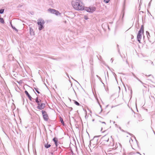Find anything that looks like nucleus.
<instances>
[{
  "label": "nucleus",
  "mask_w": 155,
  "mask_h": 155,
  "mask_svg": "<svg viewBox=\"0 0 155 155\" xmlns=\"http://www.w3.org/2000/svg\"><path fill=\"white\" fill-rule=\"evenodd\" d=\"M84 18L85 20H87L88 19V18L87 16L85 15L84 16Z\"/></svg>",
  "instance_id": "2eb2a0df"
},
{
  "label": "nucleus",
  "mask_w": 155,
  "mask_h": 155,
  "mask_svg": "<svg viewBox=\"0 0 155 155\" xmlns=\"http://www.w3.org/2000/svg\"><path fill=\"white\" fill-rule=\"evenodd\" d=\"M71 5L73 8L76 10L82 11L84 10V4L80 0H72Z\"/></svg>",
  "instance_id": "f03ea898"
},
{
  "label": "nucleus",
  "mask_w": 155,
  "mask_h": 155,
  "mask_svg": "<svg viewBox=\"0 0 155 155\" xmlns=\"http://www.w3.org/2000/svg\"><path fill=\"white\" fill-rule=\"evenodd\" d=\"M35 101L37 103L38 106L37 108L39 110H42L45 107V104L42 103H40L38 100V97H37L35 99Z\"/></svg>",
  "instance_id": "20e7f679"
},
{
  "label": "nucleus",
  "mask_w": 155,
  "mask_h": 155,
  "mask_svg": "<svg viewBox=\"0 0 155 155\" xmlns=\"http://www.w3.org/2000/svg\"><path fill=\"white\" fill-rule=\"evenodd\" d=\"M92 143V142L91 141L90 142V144H91Z\"/></svg>",
  "instance_id": "4be33fe9"
},
{
  "label": "nucleus",
  "mask_w": 155,
  "mask_h": 155,
  "mask_svg": "<svg viewBox=\"0 0 155 155\" xmlns=\"http://www.w3.org/2000/svg\"><path fill=\"white\" fill-rule=\"evenodd\" d=\"M11 26H12V28L13 29H14L15 30H16V31H17V29H16V28L15 27H13L12 26V25H11Z\"/></svg>",
  "instance_id": "6ab92c4d"
},
{
  "label": "nucleus",
  "mask_w": 155,
  "mask_h": 155,
  "mask_svg": "<svg viewBox=\"0 0 155 155\" xmlns=\"http://www.w3.org/2000/svg\"><path fill=\"white\" fill-rule=\"evenodd\" d=\"M45 23V21L43 20L39 19L38 21V24L39 26V29L41 30L43 28V25Z\"/></svg>",
  "instance_id": "39448f33"
},
{
  "label": "nucleus",
  "mask_w": 155,
  "mask_h": 155,
  "mask_svg": "<svg viewBox=\"0 0 155 155\" xmlns=\"http://www.w3.org/2000/svg\"><path fill=\"white\" fill-rule=\"evenodd\" d=\"M48 11L51 13L57 15L60 14V13L58 11L54 9L49 8Z\"/></svg>",
  "instance_id": "6e6552de"
},
{
  "label": "nucleus",
  "mask_w": 155,
  "mask_h": 155,
  "mask_svg": "<svg viewBox=\"0 0 155 155\" xmlns=\"http://www.w3.org/2000/svg\"><path fill=\"white\" fill-rule=\"evenodd\" d=\"M104 2L106 3H108L109 2L110 0H104Z\"/></svg>",
  "instance_id": "f3484780"
},
{
  "label": "nucleus",
  "mask_w": 155,
  "mask_h": 155,
  "mask_svg": "<svg viewBox=\"0 0 155 155\" xmlns=\"http://www.w3.org/2000/svg\"><path fill=\"white\" fill-rule=\"evenodd\" d=\"M4 11V9H0V13L2 14V13Z\"/></svg>",
  "instance_id": "dca6fc26"
},
{
  "label": "nucleus",
  "mask_w": 155,
  "mask_h": 155,
  "mask_svg": "<svg viewBox=\"0 0 155 155\" xmlns=\"http://www.w3.org/2000/svg\"><path fill=\"white\" fill-rule=\"evenodd\" d=\"M0 22L2 23H4V21L3 18H0Z\"/></svg>",
  "instance_id": "ddd939ff"
},
{
  "label": "nucleus",
  "mask_w": 155,
  "mask_h": 155,
  "mask_svg": "<svg viewBox=\"0 0 155 155\" xmlns=\"http://www.w3.org/2000/svg\"><path fill=\"white\" fill-rule=\"evenodd\" d=\"M51 147V145L47 144L45 145V147L47 148H48Z\"/></svg>",
  "instance_id": "f8f14e48"
},
{
  "label": "nucleus",
  "mask_w": 155,
  "mask_h": 155,
  "mask_svg": "<svg viewBox=\"0 0 155 155\" xmlns=\"http://www.w3.org/2000/svg\"><path fill=\"white\" fill-rule=\"evenodd\" d=\"M25 93L28 96V98H29V99L31 100H31H32V97H31V96L29 95V94H28V92H27V91H25Z\"/></svg>",
  "instance_id": "9d476101"
},
{
  "label": "nucleus",
  "mask_w": 155,
  "mask_h": 155,
  "mask_svg": "<svg viewBox=\"0 0 155 155\" xmlns=\"http://www.w3.org/2000/svg\"><path fill=\"white\" fill-rule=\"evenodd\" d=\"M35 89L36 91V92L38 94L40 93L39 92L38 90V88H35Z\"/></svg>",
  "instance_id": "a211bd4d"
},
{
  "label": "nucleus",
  "mask_w": 155,
  "mask_h": 155,
  "mask_svg": "<svg viewBox=\"0 0 155 155\" xmlns=\"http://www.w3.org/2000/svg\"><path fill=\"white\" fill-rule=\"evenodd\" d=\"M38 100L39 101L40 103H42V101L41 100H40V99H38Z\"/></svg>",
  "instance_id": "aec40b11"
},
{
  "label": "nucleus",
  "mask_w": 155,
  "mask_h": 155,
  "mask_svg": "<svg viewBox=\"0 0 155 155\" xmlns=\"http://www.w3.org/2000/svg\"><path fill=\"white\" fill-rule=\"evenodd\" d=\"M53 141L54 142L55 145L56 147L58 146V140L57 138L54 137L53 139Z\"/></svg>",
  "instance_id": "1a4fd4ad"
},
{
  "label": "nucleus",
  "mask_w": 155,
  "mask_h": 155,
  "mask_svg": "<svg viewBox=\"0 0 155 155\" xmlns=\"http://www.w3.org/2000/svg\"><path fill=\"white\" fill-rule=\"evenodd\" d=\"M84 10L88 12L92 13L96 10V8L95 7H84Z\"/></svg>",
  "instance_id": "423d86ee"
},
{
  "label": "nucleus",
  "mask_w": 155,
  "mask_h": 155,
  "mask_svg": "<svg viewBox=\"0 0 155 155\" xmlns=\"http://www.w3.org/2000/svg\"><path fill=\"white\" fill-rule=\"evenodd\" d=\"M60 120L61 122L63 124V125H64V122L63 120V119H62V118L61 117L60 118Z\"/></svg>",
  "instance_id": "9b49d317"
},
{
  "label": "nucleus",
  "mask_w": 155,
  "mask_h": 155,
  "mask_svg": "<svg viewBox=\"0 0 155 155\" xmlns=\"http://www.w3.org/2000/svg\"><path fill=\"white\" fill-rule=\"evenodd\" d=\"M138 153L139 154H140V155H141L140 153Z\"/></svg>",
  "instance_id": "412c9836"
},
{
  "label": "nucleus",
  "mask_w": 155,
  "mask_h": 155,
  "mask_svg": "<svg viewBox=\"0 0 155 155\" xmlns=\"http://www.w3.org/2000/svg\"><path fill=\"white\" fill-rule=\"evenodd\" d=\"M143 32L144 27L143 25H142L139 31L137 36L138 41L139 43H140V39L141 38L142 35H143Z\"/></svg>",
  "instance_id": "7ed1b4c3"
},
{
  "label": "nucleus",
  "mask_w": 155,
  "mask_h": 155,
  "mask_svg": "<svg viewBox=\"0 0 155 155\" xmlns=\"http://www.w3.org/2000/svg\"><path fill=\"white\" fill-rule=\"evenodd\" d=\"M101 142L102 145H106L109 147L113 146L114 145L113 139L110 135L106 134L101 139Z\"/></svg>",
  "instance_id": "f257e3e1"
},
{
  "label": "nucleus",
  "mask_w": 155,
  "mask_h": 155,
  "mask_svg": "<svg viewBox=\"0 0 155 155\" xmlns=\"http://www.w3.org/2000/svg\"><path fill=\"white\" fill-rule=\"evenodd\" d=\"M74 103L78 106H79L80 104L77 101H74Z\"/></svg>",
  "instance_id": "4468645a"
},
{
  "label": "nucleus",
  "mask_w": 155,
  "mask_h": 155,
  "mask_svg": "<svg viewBox=\"0 0 155 155\" xmlns=\"http://www.w3.org/2000/svg\"><path fill=\"white\" fill-rule=\"evenodd\" d=\"M41 112L44 120L45 121H47L49 119V117L47 112L43 110L41 111Z\"/></svg>",
  "instance_id": "0eeeda50"
}]
</instances>
